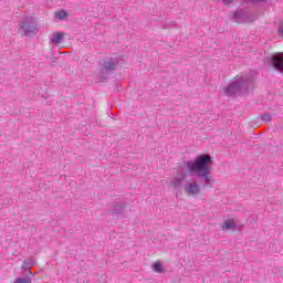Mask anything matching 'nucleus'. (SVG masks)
<instances>
[{"instance_id": "f257e3e1", "label": "nucleus", "mask_w": 283, "mask_h": 283, "mask_svg": "<svg viewBox=\"0 0 283 283\" xmlns=\"http://www.w3.org/2000/svg\"><path fill=\"white\" fill-rule=\"evenodd\" d=\"M211 156L201 155L195 159L193 164L186 163V167L189 169L190 174H198L201 178H206L207 182L213 185V178L211 177Z\"/></svg>"}, {"instance_id": "f03ea898", "label": "nucleus", "mask_w": 283, "mask_h": 283, "mask_svg": "<svg viewBox=\"0 0 283 283\" xmlns=\"http://www.w3.org/2000/svg\"><path fill=\"white\" fill-rule=\"evenodd\" d=\"M21 30L24 32V34L28 36L29 34H34L36 30V22H34V19L32 18H27L22 21L20 25Z\"/></svg>"}, {"instance_id": "7ed1b4c3", "label": "nucleus", "mask_w": 283, "mask_h": 283, "mask_svg": "<svg viewBox=\"0 0 283 283\" xmlns=\"http://www.w3.org/2000/svg\"><path fill=\"white\" fill-rule=\"evenodd\" d=\"M185 191L189 196H198L200 193V186L196 182H190L185 186Z\"/></svg>"}, {"instance_id": "20e7f679", "label": "nucleus", "mask_w": 283, "mask_h": 283, "mask_svg": "<svg viewBox=\"0 0 283 283\" xmlns=\"http://www.w3.org/2000/svg\"><path fill=\"white\" fill-rule=\"evenodd\" d=\"M272 65L275 70H279V72H283V53L272 57Z\"/></svg>"}, {"instance_id": "39448f33", "label": "nucleus", "mask_w": 283, "mask_h": 283, "mask_svg": "<svg viewBox=\"0 0 283 283\" xmlns=\"http://www.w3.org/2000/svg\"><path fill=\"white\" fill-rule=\"evenodd\" d=\"M64 36H65V33L63 32L53 33V38L51 41L54 45H59L63 41Z\"/></svg>"}, {"instance_id": "423d86ee", "label": "nucleus", "mask_w": 283, "mask_h": 283, "mask_svg": "<svg viewBox=\"0 0 283 283\" xmlns=\"http://www.w3.org/2000/svg\"><path fill=\"white\" fill-rule=\"evenodd\" d=\"M54 17L59 21H63L64 19H67V17H70V14L64 10H60V11H55Z\"/></svg>"}, {"instance_id": "0eeeda50", "label": "nucleus", "mask_w": 283, "mask_h": 283, "mask_svg": "<svg viewBox=\"0 0 283 283\" xmlns=\"http://www.w3.org/2000/svg\"><path fill=\"white\" fill-rule=\"evenodd\" d=\"M231 229H235V223L233 222V220H228V221H224V223L222 224V230L223 231H229Z\"/></svg>"}, {"instance_id": "6e6552de", "label": "nucleus", "mask_w": 283, "mask_h": 283, "mask_svg": "<svg viewBox=\"0 0 283 283\" xmlns=\"http://www.w3.org/2000/svg\"><path fill=\"white\" fill-rule=\"evenodd\" d=\"M153 269H154L155 273H163V264H160V262H156L153 265Z\"/></svg>"}, {"instance_id": "1a4fd4ad", "label": "nucleus", "mask_w": 283, "mask_h": 283, "mask_svg": "<svg viewBox=\"0 0 283 283\" xmlns=\"http://www.w3.org/2000/svg\"><path fill=\"white\" fill-rule=\"evenodd\" d=\"M14 283H32V280L18 277V279H15Z\"/></svg>"}, {"instance_id": "9d476101", "label": "nucleus", "mask_w": 283, "mask_h": 283, "mask_svg": "<svg viewBox=\"0 0 283 283\" xmlns=\"http://www.w3.org/2000/svg\"><path fill=\"white\" fill-rule=\"evenodd\" d=\"M22 269L27 271L29 274H32V271H30V264H28V262L24 261L22 263Z\"/></svg>"}, {"instance_id": "9b49d317", "label": "nucleus", "mask_w": 283, "mask_h": 283, "mask_svg": "<svg viewBox=\"0 0 283 283\" xmlns=\"http://www.w3.org/2000/svg\"><path fill=\"white\" fill-rule=\"evenodd\" d=\"M104 67L105 70H114V64L112 62H105Z\"/></svg>"}, {"instance_id": "f8f14e48", "label": "nucleus", "mask_w": 283, "mask_h": 283, "mask_svg": "<svg viewBox=\"0 0 283 283\" xmlns=\"http://www.w3.org/2000/svg\"><path fill=\"white\" fill-rule=\"evenodd\" d=\"M262 120H266L268 123H271V116L269 114L262 115Z\"/></svg>"}, {"instance_id": "ddd939ff", "label": "nucleus", "mask_w": 283, "mask_h": 283, "mask_svg": "<svg viewBox=\"0 0 283 283\" xmlns=\"http://www.w3.org/2000/svg\"><path fill=\"white\" fill-rule=\"evenodd\" d=\"M233 3V0H223L224 6H231Z\"/></svg>"}, {"instance_id": "4468645a", "label": "nucleus", "mask_w": 283, "mask_h": 283, "mask_svg": "<svg viewBox=\"0 0 283 283\" xmlns=\"http://www.w3.org/2000/svg\"><path fill=\"white\" fill-rule=\"evenodd\" d=\"M185 180V175L180 174L179 181Z\"/></svg>"}]
</instances>
